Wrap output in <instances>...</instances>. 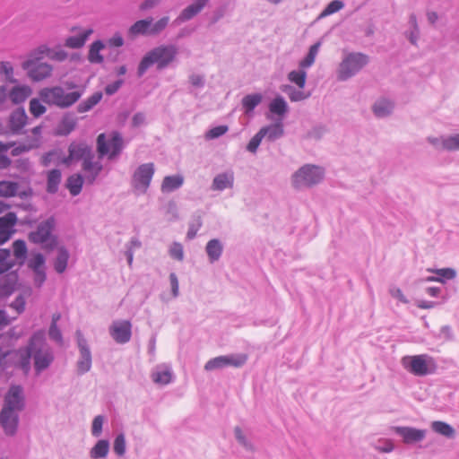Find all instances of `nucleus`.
<instances>
[{
	"mask_svg": "<svg viewBox=\"0 0 459 459\" xmlns=\"http://www.w3.org/2000/svg\"><path fill=\"white\" fill-rule=\"evenodd\" d=\"M169 281H170L172 294L174 297H177L178 295L179 286H178V277L174 273H171L169 274Z\"/></svg>",
	"mask_w": 459,
	"mask_h": 459,
	"instance_id": "nucleus-62",
	"label": "nucleus"
},
{
	"mask_svg": "<svg viewBox=\"0 0 459 459\" xmlns=\"http://www.w3.org/2000/svg\"><path fill=\"white\" fill-rule=\"evenodd\" d=\"M82 94L83 91L74 83H67L66 87L61 85L44 87L39 91V97L46 105L61 109L74 105Z\"/></svg>",
	"mask_w": 459,
	"mask_h": 459,
	"instance_id": "nucleus-2",
	"label": "nucleus"
},
{
	"mask_svg": "<svg viewBox=\"0 0 459 459\" xmlns=\"http://www.w3.org/2000/svg\"><path fill=\"white\" fill-rule=\"evenodd\" d=\"M20 186L17 182L10 180L0 181V197L11 198L19 194Z\"/></svg>",
	"mask_w": 459,
	"mask_h": 459,
	"instance_id": "nucleus-26",
	"label": "nucleus"
},
{
	"mask_svg": "<svg viewBox=\"0 0 459 459\" xmlns=\"http://www.w3.org/2000/svg\"><path fill=\"white\" fill-rule=\"evenodd\" d=\"M206 253L212 263L217 261L222 253V246L218 239H212L206 245Z\"/></svg>",
	"mask_w": 459,
	"mask_h": 459,
	"instance_id": "nucleus-32",
	"label": "nucleus"
},
{
	"mask_svg": "<svg viewBox=\"0 0 459 459\" xmlns=\"http://www.w3.org/2000/svg\"><path fill=\"white\" fill-rule=\"evenodd\" d=\"M178 49L173 45L159 46L149 51L141 60L138 66V75L143 76V74L152 65H156L159 70L167 67L175 59Z\"/></svg>",
	"mask_w": 459,
	"mask_h": 459,
	"instance_id": "nucleus-3",
	"label": "nucleus"
},
{
	"mask_svg": "<svg viewBox=\"0 0 459 459\" xmlns=\"http://www.w3.org/2000/svg\"><path fill=\"white\" fill-rule=\"evenodd\" d=\"M31 357L38 373L46 369L54 359L52 351L45 343L43 332L34 333L27 348L15 351L16 363L26 374L30 368Z\"/></svg>",
	"mask_w": 459,
	"mask_h": 459,
	"instance_id": "nucleus-1",
	"label": "nucleus"
},
{
	"mask_svg": "<svg viewBox=\"0 0 459 459\" xmlns=\"http://www.w3.org/2000/svg\"><path fill=\"white\" fill-rule=\"evenodd\" d=\"M16 281V276L15 275H8V279L6 280V283L3 288H0V295H8L10 294L13 290L14 283Z\"/></svg>",
	"mask_w": 459,
	"mask_h": 459,
	"instance_id": "nucleus-58",
	"label": "nucleus"
},
{
	"mask_svg": "<svg viewBox=\"0 0 459 459\" xmlns=\"http://www.w3.org/2000/svg\"><path fill=\"white\" fill-rule=\"evenodd\" d=\"M104 48V44L100 40L94 41L90 48L88 59L91 63L100 64L103 61V56L100 54Z\"/></svg>",
	"mask_w": 459,
	"mask_h": 459,
	"instance_id": "nucleus-35",
	"label": "nucleus"
},
{
	"mask_svg": "<svg viewBox=\"0 0 459 459\" xmlns=\"http://www.w3.org/2000/svg\"><path fill=\"white\" fill-rule=\"evenodd\" d=\"M27 123L28 116L24 108H17L9 117L8 128L13 134H22Z\"/></svg>",
	"mask_w": 459,
	"mask_h": 459,
	"instance_id": "nucleus-16",
	"label": "nucleus"
},
{
	"mask_svg": "<svg viewBox=\"0 0 459 459\" xmlns=\"http://www.w3.org/2000/svg\"><path fill=\"white\" fill-rule=\"evenodd\" d=\"M233 174L223 173L216 176L213 179L212 188L213 190H223L228 187H231L233 185Z\"/></svg>",
	"mask_w": 459,
	"mask_h": 459,
	"instance_id": "nucleus-31",
	"label": "nucleus"
},
{
	"mask_svg": "<svg viewBox=\"0 0 459 459\" xmlns=\"http://www.w3.org/2000/svg\"><path fill=\"white\" fill-rule=\"evenodd\" d=\"M11 253L8 249H0V274L7 272L13 266V262L10 259Z\"/></svg>",
	"mask_w": 459,
	"mask_h": 459,
	"instance_id": "nucleus-44",
	"label": "nucleus"
},
{
	"mask_svg": "<svg viewBox=\"0 0 459 459\" xmlns=\"http://www.w3.org/2000/svg\"><path fill=\"white\" fill-rule=\"evenodd\" d=\"M393 104L386 100H380L373 107L374 113L377 117H385L390 114L393 109Z\"/></svg>",
	"mask_w": 459,
	"mask_h": 459,
	"instance_id": "nucleus-41",
	"label": "nucleus"
},
{
	"mask_svg": "<svg viewBox=\"0 0 459 459\" xmlns=\"http://www.w3.org/2000/svg\"><path fill=\"white\" fill-rule=\"evenodd\" d=\"M102 168L100 159H95L93 153L82 162L84 178L89 184H92L95 181L99 174L101 172Z\"/></svg>",
	"mask_w": 459,
	"mask_h": 459,
	"instance_id": "nucleus-14",
	"label": "nucleus"
},
{
	"mask_svg": "<svg viewBox=\"0 0 459 459\" xmlns=\"http://www.w3.org/2000/svg\"><path fill=\"white\" fill-rule=\"evenodd\" d=\"M169 255L174 259H177L178 261L183 260L184 251L182 245L177 242L173 243L169 248Z\"/></svg>",
	"mask_w": 459,
	"mask_h": 459,
	"instance_id": "nucleus-55",
	"label": "nucleus"
},
{
	"mask_svg": "<svg viewBox=\"0 0 459 459\" xmlns=\"http://www.w3.org/2000/svg\"><path fill=\"white\" fill-rule=\"evenodd\" d=\"M92 154L91 146L84 142H73L68 147V155L64 158L63 163L69 166L74 162L82 160L83 162Z\"/></svg>",
	"mask_w": 459,
	"mask_h": 459,
	"instance_id": "nucleus-11",
	"label": "nucleus"
},
{
	"mask_svg": "<svg viewBox=\"0 0 459 459\" xmlns=\"http://www.w3.org/2000/svg\"><path fill=\"white\" fill-rule=\"evenodd\" d=\"M104 419L102 416H96L92 421L91 432L95 437H99L102 431Z\"/></svg>",
	"mask_w": 459,
	"mask_h": 459,
	"instance_id": "nucleus-59",
	"label": "nucleus"
},
{
	"mask_svg": "<svg viewBox=\"0 0 459 459\" xmlns=\"http://www.w3.org/2000/svg\"><path fill=\"white\" fill-rule=\"evenodd\" d=\"M431 428L435 432L447 437H452L455 435V429L444 421H433Z\"/></svg>",
	"mask_w": 459,
	"mask_h": 459,
	"instance_id": "nucleus-40",
	"label": "nucleus"
},
{
	"mask_svg": "<svg viewBox=\"0 0 459 459\" xmlns=\"http://www.w3.org/2000/svg\"><path fill=\"white\" fill-rule=\"evenodd\" d=\"M368 62L366 55L350 54L340 65L339 78L346 80L358 73Z\"/></svg>",
	"mask_w": 459,
	"mask_h": 459,
	"instance_id": "nucleus-8",
	"label": "nucleus"
},
{
	"mask_svg": "<svg viewBox=\"0 0 459 459\" xmlns=\"http://www.w3.org/2000/svg\"><path fill=\"white\" fill-rule=\"evenodd\" d=\"M35 282L38 284V286H40L46 279V274L44 272V269L40 270H35Z\"/></svg>",
	"mask_w": 459,
	"mask_h": 459,
	"instance_id": "nucleus-64",
	"label": "nucleus"
},
{
	"mask_svg": "<svg viewBox=\"0 0 459 459\" xmlns=\"http://www.w3.org/2000/svg\"><path fill=\"white\" fill-rule=\"evenodd\" d=\"M324 174V169L320 167L305 165L292 176V184L295 188L309 187L319 183Z\"/></svg>",
	"mask_w": 459,
	"mask_h": 459,
	"instance_id": "nucleus-7",
	"label": "nucleus"
},
{
	"mask_svg": "<svg viewBox=\"0 0 459 459\" xmlns=\"http://www.w3.org/2000/svg\"><path fill=\"white\" fill-rule=\"evenodd\" d=\"M44 104L45 103L41 100L40 98L31 99L29 104L30 113L34 117H39L40 116L47 112V108Z\"/></svg>",
	"mask_w": 459,
	"mask_h": 459,
	"instance_id": "nucleus-37",
	"label": "nucleus"
},
{
	"mask_svg": "<svg viewBox=\"0 0 459 459\" xmlns=\"http://www.w3.org/2000/svg\"><path fill=\"white\" fill-rule=\"evenodd\" d=\"M269 109L273 114L282 116L287 111V104L282 97H277L270 103Z\"/></svg>",
	"mask_w": 459,
	"mask_h": 459,
	"instance_id": "nucleus-43",
	"label": "nucleus"
},
{
	"mask_svg": "<svg viewBox=\"0 0 459 459\" xmlns=\"http://www.w3.org/2000/svg\"><path fill=\"white\" fill-rule=\"evenodd\" d=\"M402 365L407 371L418 377L433 374L437 370L435 359L427 354L405 356L402 359Z\"/></svg>",
	"mask_w": 459,
	"mask_h": 459,
	"instance_id": "nucleus-5",
	"label": "nucleus"
},
{
	"mask_svg": "<svg viewBox=\"0 0 459 459\" xmlns=\"http://www.w3.org/2000/svg\"><path fill=\"white\" fill-rule=\"evenodd\" d=\"M97 152L99 159L107 156L109 160L116 158L123 149V139L121 135L113 132L110 139H107L105 134H100L96 141Z\"/></svg>",
	"mask_w": 459,
	"mask_h": 459,
	"instance_id": "nucleus-6",
	"label": "nucleus"
},
{
	"mask_svg": "<svg viewBox=\"0 0 459 459\" xmlns=\"http://www.w3.org/2000/svg\"><path fill=\"white\" fill-rule=\"evenodd\" d=\"M131 328L132 325L127 320L115 321L110 326L109 333L117 342L126 343L131 339Z\"/></svg>",
	"mask_w": 459,
	"mask_h": 459,
	"instance_id": "nucleus-13",
	"label": "nucleus"
},
{
	"mask_svg": "<svg viewBox=\"0 0 459 459\" xmlns=\"http://www.w3.org/2000/svg\"><path fill=\"white\" fill-rule=\"evenodd\" d=\"M121 85H122V81H117L114 83L108 84L105 88V91L107 94L112 95L120 88Z\"/></svg>",
	"mask_w": 459,
	"mask_h": 459,
	"instance_id": "nucleus-63",
	"label": "nucleus"
},
{
	"mask_svg": "<svg viewBox=\"0 0 459 459\" xmlns=\"http://www.w3.org/2000/svg\"><path fill=\"white\" fill-rule=\"evenodd\" d=\"M45 259L41 254H34L29 261V267L33 271L44 269Z\"/></svg>",
	"mask_w": 459,
	"mask_h": 459,
	"instance_id": "nucleus-50",
	"label": "nucleus"
},
{
	"mask_svg": "<svg viewBox=\"0 0 459 459\" xmlns=\"http://www.w3.org/2000/svg\"><path fill=\"white\" fill-rule=\"evenodd\" d=\"M430 143L437 149L446 151H457L459 150V134L443 138L441 140L437 138L430 139Z\"/></svg>",
	"mask_w": 459,
	"mask_h": 459,
	"instance_id": "nucleus-23",
	"label": "nucleus"
},
{
	"mask_svg": "<svg viewBox=\"0 0 459 459\" xmlns=\"http://www.w3.org/2000/svg\"><path fill=\"white\" fill-rule=\"evenodd\" d=\"M152 27V18L140 20L135 22L129 29V33L132 36L136 35H150Z\"/></svg>",
	"mask_w": 459,
	"mask_h": 459,
	"instance_id": "nucleus-28",
	"label": "nucleus"
},
{
	"mask_svg": "<svg viewBox=\"0 0 459 459\" xmlns=\"http://www.w3.org/2000/svg\"><path fill=\"white\" fill-rule=\"evenodd\" d=\"M76 121L74 118L65 117L57 126L56 133L59 135H67L75 128Z\"/></svg>",
	"mask_w": 459,
	"mask_h": 459,
	"instance_id": "nucleus-42",
	"label": "nucleus"
},
{
	"mask_svg": "<svg viewBox=\"0 0 459 459\" xmlns=\"http://www.w3.org/2000/svg\"><path fill=\"white\" fill-rule=\"evenodd\" d=\"M429 272L437 274V277L429 276L427 278L428 281H437L444 282L445 280H452L456 276V273L452 268H442V269H428Z\"/></svg>",
	"mask_w": 459,
	"mask_h": 459,
	"instance_id": "nucleus-30",
	"label": "nucleus"
},
{
	"mask_svg": "<svg viewBox=\"0 0 459 459\" xmlns=\"http://www.w3.org/2000/svg\"><path fill=\"white\" fill-rule=\"evenodd\" d=\"M261 100L262 96L260 94H252L246 96L242 102L247 111H251L261 102Z\"/></svg>",
	"mask_w": 459,
	"mask_h": 459,
	"instance_id": "nucleus-47",
	"label": "nucleus"
},
{
	"mask_svg": "<svg viewBox=\"0 0 459 459\" xmlns=\"http://www.w3.org/2000/svg\"><path fill=\"white\" fill-rule=\"evenodd\" d=\"M53 226L54 220L52 218L47 220L40 223L35 231L30 233L29 239L36 244L45 243L50 238Z\"/></svg>",
	"mask_w": 459,
	"mask_h": 459,
	"instance_id": "nucleus-18",
	"label": "nucleus"
},
{
	"mask_svg": "<svg viewBox=\"0 0 459 459\" xmlns=\"http://www.w3.org/2000/svg\"><path fill=\"white\" fill-rule=\"evenodd\" d=\"M12 307H13L17 313H22L25 308V300L22 296L16 298V299L12 303Z\"/></svg>",
	"mask_w": 459,
	"mask_h": 459,
	"instance_id": "nucleus-61",
	"label": "nucleus"
},
{
	"mask_svg": "<svg viewBox=\"0 0 459 459\" xmlns=\"http://www.w3.org/2000/svg\"><path fill=\"white\" fill-rule=\"evenodd\" d=\"M319 48H320V43L319 42L315 43L314 45H312L310 47L309 51H308L307 56L303 60H301L299 62V67L301 69L308 68V67H310L315 63V60H316V57L317 56Z\"/></svg>",
	"mask_w": 459,
	"mask_h": 459,
	"instance_id": "nucleus-36",
	"label": "nucleus"
},
{
	"mask_svg": "<svg viewBox=\"0 0 459 459\" xmlns=\"http://www.w3.org/2000/svg\"><path fill=\"white\" fill-rule=\"evenodd\" d=\"M114 452L118 455H123L126 452V440L123 434L118 435L114 441Z\"/></svg>",
	"mask_w": 459,
	"mask_h": 459,
	"instance_id": "nucleus-54",
	"label": "nucleus"
},
{
	"mask_svg": "<svg viewBox=\"0 0 459 459\" xmlns=\"http://www.w3.org/2000/svg\"><path fill=\"white\" fill-rule=\"evenodd\" d=\"M109 449L107 440H99L91 451V456L94 459L105 457Z\"/></svg>",
	"mask_w": 459,
	"mask_h": 459,
	"instance_id": "nucleus-39",
	"label": "nucleus"
},
{
	"mask_svg": "<svg viewBox=\"0 0 459 459\" xmlns=\"http://www.w3.org/2000/svg\"><path fill=\"white\" fill-rule=\"evenodd\" d=\"M247 359V355H230V356H219L214 359H210L206 362L204 368L206 370H213L217 368H221L228 366H232L235 368L241 367L246 363Z\"/></svg>",
	"mask_w": 459,
	"mask_h": 459,
	"instance_id": "nucleus-12",
	"label": "nucleus"
},
{
	"mask_svg": "<svg viewBox=\"0 0 459 459\" xmlns=\"http://www.w3.org/2000/svg\"><path fill=\"white\" fill-rule=\"evenodd\" d=\"M76 337L81 352V359L78 361V370L80 373H85L91 368V356L81 331L76 332Z\"/></svg>",
	"mask_w": 459,
	"mask_h": 459,
	"instance_id": "nucleus-17",
	"label": "nucleus"
},
{
	"mask_svg": "<svg viewBox=\"0 0 459 459\" xmlns=\"http://www.w3.org/2000/svg\"><path fill=\"white\" fill-rule=\"evenodd\" d=\"M263 135H262V133H260V131L255 134L252 138L251 140L249 141L247 146V149L248 152H255L258 146L260 145L261 143V141L263 139Z\"/></svg>",
	"mask_w": 459,
	"mask_h": 459,
	"instance_id": "nucleus-57",
	"label": "nucleus"
},
{
	"mask_svg": "<svg viewBox=\"0 0 459 459\" xmlns=\"http://www.w3.org/2000/svg\"><path fill=\"white\" fill-rule=\"evenodd\" d=\"M0 73L5 75L7 81L11 82H14L13 79V68L12 65L8 62H2L0 64Z\"/></svg>",
	"mask_w": 459,
	"mask_h": 459,
	"instance_id": "nucleus-56",
	"label": "nucleus"
},
{
	"mask_svg": "<svg viewBox=\"0 0 459 459\" xmlns=\"http://www.w3.org/2000/svg\"><path fill=\"white\" fill-rule=\"evenodd\" d=\"M184 182V178L180 175L167 176L164 178L161 184V191L163 193L172 192L179 188Z\"/></svg>",
	"mask_w": 459,
	"mask_h": 459,
	"instance_id": "nucleus-27",
	"label": "nucleus"
},
{
	"mask_svg": "<svg viewBox=\"0 0 459 459\" xmlns=\"http://www.w3.org/2000/svg\"><path fill=\"white\" fill-rule=\"evenodd\" d=\"M32 93V90L29 85H17L11 89L8 97L13 104H21L24 102Z\"/></svg>",
	"mask_w": 459,
	"mask_h": 459,
	"instance_id": "nucleus-22",
	"label": "nucleus"
},
{
	"mask_svg": "<svg viewBox=\"0 0 459 459\" xmlns=\"http://www.w3.org/2000/svg\"><path fill=\"white\" fill-rule=\"evenodd\" d=\"M42 126H35L30 131V135L27 136L26 139L21 142L17 146L12 147L11 154L13 156H19L22 153L27 152L32 149L39 147L41 143Z\"/></svg>",
	"mask_w": 459,
	"mask_h": 459,
	"instance_id": "nucleus-10",
	"label": "nucleus"
},
{
	"mask_svg": "<svg viewBox=\"0 0 459 459\" xmlns=\"http://www.w3.org/2000/svg\"><path fill=\"white\" fill-rule=\"evenodd\" d=\"M93 30L91 29L85 30L78 36H72L65 39V45L70 48H82L90 35H91Z\"/></svg>",
	"mask_w": 459,
	"mask_h": 459,
	"instance_id": "nucleus-29",
	"label": "nucleus"
},
{
	"mask_svg": "<svg viewBox=\"0 0 459 459\" xmlns=\"http://www.w3.org/2000/svg\"><path fill=\"white\" fill-rule=\"evenodd\" d=\"M0 422L7 435H13L18 426L17 412L9 411L8 409H2L0 412Z\"/></svg>",
	"mask_w": 459,
	"mask_h": 459,
	"instance_id": "nucleus-20",
	"label": "nucleus"
},
{
	"mask_svg": "<svg viewBox=\"0 0 459 459\" xmlns=\"http://www.w3.org/2000/svg\"><path fill=\"white\" fill-rule=\"evenodd\" d=\"M153 382L159 385H167L171 381V373L169 370L157 371L152 375Z\"/></svg>",
	"mask_w": 459,
	"mask_h": 459,
	"instance_id": "nucleus-49",
	"label": "nucleus"
},
{
	"mask_svg": "<svg viewBox=\"0 0 459 459\" xmlns=\"http://www.w3.org/2000/svg\"><path fill=\"white\" fill-rule=\"evenodd\" d=\"M13 255L17 259H25L27 254L26 244L23 240L18 239L13 243Z\"/></svg>",
	"mask_w": 459,
	"mask_h": 459,
	"instance_id": "nucleus-48",
	"label": "nucleus"
},
{
	"mask_svg": "<svg viewBox=\"0 0 459 459\" xmlns=\"http://www.w3.org/2000/svg\"><path fill=\"white\" fill-rule=\"evenodd\" d=\"M61 181V172L58 169H52L48 174L47 189L49 193L56 192Z\"/></svg>",
	"mask_w": 459,
	"mask_h": 459,
	"instance_id": "nucleus-38",
	"label": "nucleus"
},
{
	"mask_svg": "<svg viewBox=\"0 0 459 459\" xmlns=\"http://www.w3.org/2000/svg\"><path fill=\"white\" fill-rule=\"evenodd\" d=\"M50 56V50L46 46H40L30 53L29 58L22 64L27 70L29 77L33 82H41L51 76L53 67L48 63H40L39 60Z\"/></svg>",
	"mask_w": 459,
	"mask_h": 459,
	"instance_id": "nucleus-4",
	"label": "nucleus"
},
{
	"mask_svg": "<svg viewBox=\"0 0 459 459\" xmlns=\"http://www.w3.org/2000/svg\"><path fill=\"white\" fill-rule=\"evenodd\" d=\"M16 215L13 212H8L0 218V245L7 242L14 233L13 227L16 224Z\"/></svg>",
	"mask_w": 459,
	"mask_h": 459,
	"instance_id": "nucleus-19",
	"label": "nucleus"
},
{
	"mask_svg": "<svg viewBox=\"0 0 459 459\" xmlns=\"http://www.w3.org/2000/svg\"><path fill=\"white\" fill-rule=\"evenodd\" d=\"M102 99V93L97 91L78 105L79 113H85L96 106Z\"/></svg>",
	"mask_w": 459,
	"mask_h": 459,
	"instance_id": "nucleus-33",
	"label": "nucleus"
},
{
	"mask_svg": "<svg viewBox=\"0 0 459 459\" xmlns=\"http://www.w3.org/2000/svg\"><path fill=\"white\" fill-rule=\"evenodd\" d=\"M23 407L22 389L19 385H13L10 388L4 399L3 409H8L17 412Z\"/></svg>",
	"mask_w": 459,
	"mask_h": 459,
	"instance_id": "nucleus-15",
	"label": "nucleus"
},
{
	"mask_svg": "<svg viewBox=\"0 0 459 459\" xmlns=\"http://www.w3.org/2000/svg\"><path fill=\"white\" fill-rule=\"evenodd\" d=\"M68 253L66 250L60 248L58 251V255L55 262V269L57 273H63L67 265L68 261Z\"/></svg>",
	"mask_w": 459,
	"mask_h": 459,
	"instance_id": "nucleus-46",
	"label": "nucleus"
},
{
	"mask_svg": "<svg viewBox=\"0 0 459 459\" xmlns=\"http://www.w3.org/2000/svg\"><path fill=\"white\" fill-rule=\"evenodd\" d=\"M48 334L52 340H54L60 345L63 344L62 333L57 325H50Z\"/></svg>",
	"mask_w": 459,
	"mask_h": 459,
	"instance_id": "nucleus-60",
	"label": "nucleus"
},
{
	"mask_svg": "<svg viewBox=\"0 0 459 459\" xmlns=\"http://www.w3.org/2000/svg\"><path fill=\"white\" fill-rule=\"evenodd\" d=\"M154 164L145 163L140 165L134 171L132 178L134 188L139 193H145L154 175Z\"/></svg>",
	"mask_w": 459,
	"mask_h": 459,
	"instance_id": "nucleus-9",
	"label": "nucleus"
},
{
	"mask_svg": "<svg viewBox=\"0 0 459 459\" xmlns=\"http://www.w3.org/2000/svg\"><path fill=\"white\" fill-rule=\"evenodd\" d=\"M263 137H266L269 141H275L283 135L284 130L281 123H276L261 128Z\"/></svg>",
	"mask_w": 459,
	"mask_h": 459,
	"instance_id": "nucleus-25",
	"label": "nucleus"
},
{
	"mask_svg": "<svg viewBox=\"0 0 459 459\" xmlns=\"http://www.w3.org/2000/svg\"><path fill=\"white\" fill-rule=\"evenodd\" d=\"M305 69H301L299 71H291L288 74V79L299 86V88L303 89L306 84V77L307 73L304 71Z\"/></svg>",
	"mask_w": 459,
	"mask_h": 459,
	"instance_id": "nucleus-45",
	"label": "nucleus"
},
{
	"mask_svg": "<svg viewBox=\"0 0 459 459\" xmlns=\"http://www.w3.org/2000/svg\"><path fill=\"white\" fill-rule=\"evenodd\" d=\"M343 7L342 2L339 0L332 1L322 12L321 16H327L340 11Z\"/></svg>",
	"mask_w": 459,
	"mask_h": 459,
	"instance_id": "nucleus-53",
	"label": "nucleus"
},
{
	"mask_svg": "<svg viewBox=\"0 0 459 459\" xmlns=\"http://www.w3.org/2000/svg\"><path fill=\"white\" fill-rule=\"evenodd\" d=\"M395 431L403 437V441L407 444L420 441L425 437L426 435L425 430L409 427H396Z\"/></svg>",
	"mask_w": 459,
	"mask_h": 459,
	"instance_id": "nucleus-21",
	"label": "nucleus"
},
{
	"mask_svg": "<svg viewBox=\"0 0 459 459\" xmlns=\"http://www.w3.org/2000/svg\"><path fill=\"white\" fill-rule=\"evenodd\" d=\"M229 128L227 126H218L210 129L205 134V138L208 140L218 138L228 132Z\"/></svg>",
	"mask_w": 459,
	"mask_h": 459,
	"instance_id": "nucleus-51",
	"label": "nucleus"
},
{
	"mask_svg": "<svg viewBox=\"0 0 459 459\" xmlns=\"http://www.w3.org/2000/svg\"><path fill=\"white\" fill-rule=\"evenodd\" d=\"M168 23H169V17H162L155 23H153L152 22L150 35L159 34L160 31H162L167 27Z\"/></svg>",
	"mask_w": 459,
	"mask_h": 459,
	"instance_id": "nucleus-52",
	"label": "nucleus"
},
{
	"mask_svg": "<svg viewBox=\"0 0 459 459\" xmlns=\"http://www.w3.org/2000/svg\"><path fill=\"white\" fill-rule=\"evenodd\" d=\"M83 178L80 174H74L68 178L66 186L72 195H77L82 187Z\"/></svg>",
	"mask_w": 459,
	"mask_h": 459,
	"instance_id": "nucleus-34",
	"label": "nucleus"
},
{
	"mask_svg": "<svg viewBox=\"0 0 459 459\" xmlns=\"http://www.w3.org/2000/svg\"><path fill=\"white\" fill-rule=\"evenodd\" d=\"M209 0H195L193 4L185 8L178 19L182 22L188 21L196 15L207 4Z\"/></svg>",
	"mask_w": 459,
	"mask_h": 459,
	"instance_id": "nucleus-24",
	"label": "nucleus"
}]
</instances>
